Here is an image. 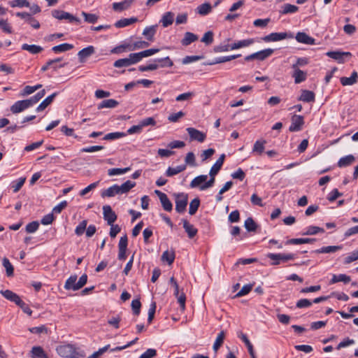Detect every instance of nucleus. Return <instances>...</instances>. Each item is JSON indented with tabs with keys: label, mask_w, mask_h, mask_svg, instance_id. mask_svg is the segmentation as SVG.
<instances>
[{
	"label": "nucleus",
	"mask_w": 358,
	"mask_h": 358,
	"mask_svg": "<svg viewBox=\"0 0 358 358\" xmlns=\"http://www.w3.org/2000/svg\"><path fill=\"white\" fill-rule=\"evenodd\" d=\"M287 38H293V35L292 34H287L286 32H273L263 37L262 40L265 42H274L282 41Z\"/></svg>",
	"instance_id": "nucleus-5"
},
{
	"label": "nucleus",
	"mask_w": 358,
	"mask_h": 358,
	"mask_svg": "<svg viewBox=\"0 0 358 358\" xmlns=\"http://www.w3.org/2000/svg\"><path fill=\"white\" fill-rule=\"evenodd\" d=\"M315 241V238H292L285 242V245H300L305 243H312Z\"/></svg>",
	"instance_id": "nucleus-37"
},
{
	"label": "nucleus",
	"mask_w": 358,
	"mask_h": 358,
	"mask_svg": "<svg viewBox=\"0 0 358 358\" xmlns=\"http://www.w3.org/2000/svg\"><path fill=\"white\" fill-rule=\"evenodd\" d=\"M24 182H25L24 178H20L18 180L13 181L12 182V188L13 189V192L15 193L17 192L21 189V187L24 185Z\"/></svg>",
	"instance_id": "nucleus-62"
},
{
	"label": "nucleus",
	"mask_w": 358,
	"mask_h": 358,
	"mask_svg": "<svg viewBox=\"0 0 358 358\" xmlns=\"http://www.w3.org/2000/svg\"><path fill=\"white\" fill-rule=\"evenodd\" d=\"M157 24L148 26L143 29L142 34L148 41L152 42L155 40V35L157 33Z\"/></svg>",
	"instance_id": "nucleus-11"
},
{
	"label": "nucleus",
	"mask_w": 358,
	"mask_h": 358,
	"mask_svg": "<svg viewBox=\"0 0 358 358\" xmlns=\"http://www.w3.org/2000/svg\"><path fill=\"white\" fill-rule=\"evenodd\" d=\"M57 95V92L52 94L51 95L46 97L36 108V112H41L44 110L54 100L55 96Z\"/></svg>",
	"instance_id": "nucleus-24"
},
{
	"label": "nucleus",
	"mask_w": 358,
	"mask_h": 358,
	"mask_svg": "<svg viewBox=\"0 0 358 358\" xmlns=\"http://www.w3.org/2000/svg\"><path fill=\"white\" fill-rule=\"evenodd\" d=\"M31 358H48L46 353L40 346H34L31 350Z\"/></svg>",
	"instance_id": "nucleus-32"
},
{
	"label": "nucleus",
	"mask_w": 358,
	"mask_h": 358,
	"mask_svg": "<svg viewBox=\"0 0 358 358\" xmlns=\"http://www.w3.org/2000/svg\"><path fill=\"white\" fill-rule=\"evenodd\" d=\"M304 124V118L302 115H294L291 118V124L289 130L291 132L299 131Z\"/></svg>",
	"instance_id": "nucleus-4"
},
{
	"label": "nucleus",
	"mask_w": 358,
	"mask_h": 358,
	"mask_svg": "<svg viewBox=\"0 0 358 358\" xmlns=\"http://www.w3.org/2000/svg\"><path fill=\"white\" fill-rule=\"evenodd\" d=\"M127 134L123 132H112L105 135L103 139L106 141H112L124 137Z\"/></svg>",
	"instance_id": "nucleus-55"
},
{
	"label": "nucleus",
	"mask_w": 358,
	"mask_h": 358,
	"mask_svg": "<svg viewBox=\"0 0 358 358\" xmlns=\"http://www.w3.org/2000/svg\"><path fill=\"white\" fill-rule=\"evenodd\" d=\"M343 248L342 245H329L324 246L320 249H317L313 251L314 253L321 254V253H333L336 252L338 250H341Z\"/></svg>",
	"instance_id": "nucleus-23"
},
{
	"label": "nucleus",
	"mask_w": 358,
	"mask_h": 358,
	"mask_svg": "<svg viewBox=\"0 0 358 358\" xmlns=\"http://www.w3.org/2000/svg\"><path fill=\"white\" fill-rule=\"evenodd\" d=\"M315 98V96L313 92L304 90L301 91V94L299 96V100L303 102L309 103L314 101Z\"/></svg>",
	"instance_id": "nucleus-28"
},
{
	"label": "nucleus",
	"mask_w": 358,
	"mask_h": 358,
	"mask_svg": "<svg viewBox=\"0 0 358 358\" xmlns=\"http://www.w3.org/2000/svg\"><path fill=\"white\" fill-rule=\"evenodd\" d=\"M162 261L167 262L169 265L172 264L175 259V252L173 251L166 250L162 255Z\"/></svg>",
	"instance_id": "nucleus-44"
},
{
	"label": "nucleus",
	"mask_w": 358,
	"mask_h": 358,
	"mask_svg": "<svg viewBox=\"0 0 358 358\" xmlns=\"http://www.w3.org/2000/svg\"><path fill=\"white\" fill-rule=\"evenodd\" d=\"M173 20L174 14L172 12H166L162 15L159 22L164 27H167L173 24Z\"/></svg>",
	"instance_id": "nucleus-27"
},
{
	"label": "nucleus",
	"mask_w": 358,
	"mask_h": 358,
	"mask_svg": "<svg viewBox=\"0 0 358 358\" xmlns=\"http://www.w3.org/2000/svg\"><path fill=\"white\" fill-rule=\"evenodd\" d=\"M129 57L130 58L132 65L140 62L143 58L141 52L131 53L129 55Z\"/></svg>",
	"instance_id": "nucleus-63"
},
{
	"label": "nucleus",
	"mask_w": 358,
	"mask_h": 358,
	"mask_svg": "<svg viewBox=\"0 0 358 358\" xmlns=\"http://www.w3.org/2000/svg\"><path fill=\"white\" fill-rule=\"evenodd\" d=\"M103 219L107 222L108 225H112L117 220V215L110 206L106 205L103 206Z\"/></svg>",
	"instance_id": "nucleus-7"
},
{
	"label": "nucleus",
	"mask_w": 358,
	"mask_h": 358,
	"mask_svg": "<svg viewBox=\"0 0 358 358\" xmlns=\"http://www.w3.org/2000/svg\"><path fill=\"white\" fill-rule=\"evenodd\" d=\"M240 56H241V55H233L216 57L211 62H208L207 64L208 65H214V64H217L229 62L231 60H233V59H235L239 57Z\"/></svg>",
	"instance_id": "nucleus-21"
},
{
	"label": "nucleus",
	"mask_w": 358,
	"mask_h": 358,
	"mask_svg": "<svg viewBox=\"0 0 358 358\" xmlns=\"http://www.w3.org/2000/svg\"><path fill=\"white\" fill-rule=\"evenodd\" d=\"M244 226L247 231L250 232L255 231L257 228V224L255 222L252 217H248L246 219L244 223Z\"/></svg>",
	"instance_id": "nucleus-56"
},
{
	"label": "nucleus",
	"mask_w": 358,
	"mask_h": 358,
	"mask_svg": "<svg viewBox=\"0 0 358 358\" xmlns=\"http://www.w3.org/2000/svg\"><path fill=\"white\" fill-rule=\"evenodd\" d=\"M224 159H225V155L224 154L221 155L220 157H219V159L216 161V162L211 167L209 173H211L213 175H217L223 165Z\"/></svg>",
	"instance_id": "nucleus-29"
},
{
	"label": "nucleus",
	"mask_w": 358,
	"mask_h": 358,
	"mask_svg": "<svg viewBox=\"0 0 358 358\" xmlns=\"http://www.w3.org/2000/svg\"><path fill=\"white\" fill-rule=\"evenodd\" d=\"M197 39L198 36L196 34L192 32H186L184 38L181 41V43L184 46H187L192 43L196 41Z\"/></svg>",
	"instance_id": "nucleus-34"
},
{
	"label": "nucleus",
	"mask_w": 358,
	"mask_h": 358,
	"mask_svg": "<svg viewBox=\"0 0 358 358\" xmlns=\"http://www.w3.org/2000/svg\"><path fill=\"white\" fill-rule=\"evenodd\" d=\"M73 349L74 346L73 345L68 344L59 346L57 348V353L63 357L71 358Z\"/></svg>",
	"instance_id": "nucleus-10"
},
{
	"label": "nucleus",
	"mask_w": 358,
	"mask_h": 358,
	"mask_svg": "<svg viewBox=\"0 0 358 358\" xmlns=\"http://www.w3.org/2000/svg\"><path fill=\"white\" fill-rule=\"evenodd\" d=\"M154 62L156 64L159 63V64H158L159 67H162V68L166 67V66L171 67L173 65V63L169 57H166L160 58V59H156L154 60Z\"/></svg>",
	"instance_id": "nucleus-48"
},
{
	"label": "nucleus",
	"mask_w": 358,
	"mask_h": 358,
	"mask_svg": "<svg viewBox=\"0 0 358 358\" xmlns=\"http://www.w3.org/2000/svg\"><path fill=\"white\" fill-rule=\"evenodd\" d=\"M131 170L130 167H126L124 169H120V168H114L108 169V174L110 176H116V175H121L127 173Z\"/></svg>",
	"instance_id": "nucleus-52"
},
{
	"label": "nucleus",
	"mask_w": 358,
	"mask_h": 358,
	"mask_svg": "<svg viewBox=\"0 0 358 358\" xmlns=\"http://www.w3.org/2000/svg\"><path fill=\"white\" fill-rule=\"evenodd\" d=\"M155 193L158 196L163 208L166 211H171L173 209V205L171 201L168 198L167 195L159 190H155Z\"/></svg>",
	"instance_id": "nucleus-8"
},
{
	"label": "nucleus",
	"mask_w": 358,
	"mask_h": 358,
	"mask_svg": "<svg viewBox=\"0 0 358 358\" xmlns=\"http://www.w3.org/2000/svg\"><path fill=\"white\" fill-rule=\"evenodd\" d=\"M119 103L115 99H106L102 101L98 105V109H102L104 108H114L118 106Z\"/></svg>",
	"instance_id": "nucleus-38"
},
{
	"label": "nucleus",
	"mask_w": 358,
	"mask_h": 358,
	"mask_svg": "<svg viewBox=\"0 0 358 358\" xmlns=\"http://www.w3.org/2000/svg\"><path fill=\"white\" fill-rule=\"evenodd\" d=\"M176 197V210L179 213L185 211L188 202V195L186 193H178L175 194Z\"/></svg>",
	"instance_id": "nucleus-2"
},
{
	"label": "nucleus",
	"mask_w": 358,
	"mask_h": 358,
	"mask_svg": "<svg viewBox=\"0 0 358 358\" xmlns=\"http://www.w3.org/2000/svg\"><path fill=\"white\" fill-rule=\"evenodd\" d=\"M200 206V200L199 198H195L191 201L189 207V213L191 215H194Z\"/></svg>",
	"instance_id": "nucleus-49"
},
{
	"label": "nucleus",
	"mask_w": 358,
	"mask_h": 358,
	"mask_svg": "<svg viewBox=\"0 0 358 358\" xmlns=\"http://www.w3.org/2000/svg\"><path fill=\"white\" fill-rule=\"evenodd\" d=\"M355 162V157L352 155H348L341 157L338 163L337 166L339 168H344L350 166Z\"/></svg>",
	"instance_id": "nucleus-18"
},
{
	"label": "nucleus",
	"mask_w": 358,
	"mask_h": 358,
	"mask_svg": "<svg viewBox=\"0 0 358 358\" xmlns=\"http://www.w3.org/2000/svg\"><path fill=\"white\" fill-rule=\"evenodd\" d=\"M197 13L201 15H206L212 10V6L209 3H203L196 8Z\"/></svg>",
	"instance_id": "nucleus-42"
},
{
	"label": "nucleus",
	"mask_w": 358,
	"mask_h": 358,
	"mask_svg": "<svg viewBox=\"0 0 358 358\" xmlns=\"http://www.w3.org/2000/svg\"><path fill=\"white\" fill-rule=\"evenodd\" d=\"M328 57L338 61L339 63L344 62V57L351 56V53L349 52H340V51H329L326 54Z\"/></svg>",
	"instance_id": "nucleus-12"
},
{
	"label": "nucleus",
	"mask_w": 358,
	"mask_h": 358,
	"mask_svg": "<svg viewBox=\"0 0 358 358\" xmlns=\"http://www.w3.org/2000/svg\"><path fill=\"white\" fill-rule=\"evenodd\" d=\"M183 228L185 229V231L187 232L188 237L189 238H194L198 230L196 229L193 224H190L187 220H182Z\"/></svg>",
	"instance_id": "nucleus-17"
},
{
	"label": "nucleus",
	"mask_w": 358,
	"mask_h": 358,
	"mask_svg": "<svg viewBox=\"0 0 358 358\" xmlns=\"http://www.w3.org/2000/svg\"><path fill=\"white\" fill-rule=\"evenodd\" d=\"M358 80V73L357 71H354L350 77H342L341 78V83L343 86L347 85H352L355 83H357Z\"/></svg>",
	"instance_id": "nucleus-19"
},
{
	"label": "nucleus",
	"mask_w": 358,
	"mask_h": 358,
	"mask_svg": "<svg viewBox=\"0 0 358 358\" xmlns=\"http://www.w3.org/2000/svg\"><path fill=\"white\" fill-rule=\"evenodd\" d=\"M274 52V50L271 48L264 49L255 52L257 59L263 61L270 57Z\"/></svg>",
	"instance_id": "nucleus-39"
},
{
	"label": "nucleus",
	"mask_w": 358,
	"mask_h": 358,
	"mask_svg": "<svg viewBox=\"0 0 358 358\" xmlns=\"http://www.w3.org/2000/svg\"><path fill=\"white\" fill-rule=\"evenodd\" d=\"M95 52V49L92 45H89L80 50L78 53V56L80 62H84L85 59L93 55Z\"/></svg>",
	"instance_id": "nucleus-14"
},
{
	"label": "nucleus",
	"mask_w": 358,
	"mask_h": 358,
	"mask_svg": "<svg viewBox=\"0 0 358 358\" xmlns=\"http://www.w3.org/2000/svg\"><path fill=\"white\" fill-rule=\"evenodd\" d=\"M127 51H133L132 44L124 42V43L113 48L110 52L113 54H120Z\"/></svg>",
	"instance_id": "nucleus-22"
},
{
	"label": "nucleus",
	"mask_w": 358,
	"mask_h": 358,
	"mask_svg": "<svg viewBox=\"0 0 358 358\" xmlns=\"http://www.w3.org/2000/svg\"><path fill=\"white\" fill-rule=\"evenodd\" d=\"M137 21H138V19H137V17H133L131 18H123V19H121V20L117 21L115 23V26L117 28H122V27L129 26L133 23H135Z\"/></svg>",
	"instance_id": "nucleus-31"
},
{
	"label": "nucleus",
	"mask_w": 358,
	"mask_h": 358,
	"mask_svg": "<svg viewBox=\"0 0 358 358\" xmlns=\"http://www.w3.org/2000/svg\"><path fill=\"white\" fill-rule=\"evenodd\" d=\"M76 280H77V275H71L65 282L64 285V289L67 290H73L76 291L78 290V289H76Z\"/></svg>",
	"instance_id": "nucleus-36"
},
{
	"label": "nucleus",
	"mask_w": 358,
	"mask_h": 358,
	"mask_svg": "<svg viewBox=\"0 0 358 358\" xmlns=\"http://www.w3.org/2000/svg\"><path fill=\"white\" fill-rule=\"evenodd\" d=\"M238 337L245 343L246 345L248 352L250 353V355L251 356V358H257L255 352L253 350V346L249 339L248 338V336L243 333H241V334L238 336Z\"/></svg>",
	"instance_id": "nucleus-41"
},
{
	"label": "nucleus",
	"mask_w": 358,
	"mask_h": 358,
	"mask_svg": "<svg viewBox=\"0 0 358 358\" xmlns=\"http://www.w3.org/2000/svg\"><path fill=\"white\" fill-rule=\"evenodd\" d=\"M131 65H132V64L129 57L126 58L119 59L116 60L113 64V66L115 68L128 67Z\"/></svg>",
	"instance_id": "nucleus-47"
},
{
	"label": "nucleus",
	"mask_w": 358,
	"mask_h": 358,
	"mask_svg": "<svg viewBox=\"0 0 358 358\" xmlns=\"http://www.w3.org/2000/svg\"><path fill=\"white\" fill-rule=\"evenodd\" d=\"M293 72L292 76L296 84H299L305 81L307 78V73L297 68L296 66H292Z\"/></svg>",
	"instance_id": "nucleus-9"
},
{
	"label": "nucleus",
	"mask_w": 358,
	"mask_h": 358,
	"mask_svg": "<svg viewBox=\"0 0 358 358\" xmlns=\"http://www.w3.org/2000/svg\"><path fill=\"white\" fill-rule=\"evenodd\" d=\"M210 179L206 180V182L200 187V190H206L213 186L215 180V176L213 175L211 173H209Z\"/></svg>",
	"instance_id": "nucleus-61"
},
{
	"label": "nucleus",
	"mask_w": 358,
	"mask_h": 358,
	"mask_svg": "<svg viewBox=\"0 0 358 358\" xmlns=\"http://www.w3.org/2000/svg\"><path fill=\"white\" fill-rule=\"evenodd\" d=\"M320 232H324L323 228L316 226H309L306 228V231L304 233H303V235H315Z\"/></svg>",
	"instance_id": "nucleus-51"
},
{
	"label": "nucleus",
	"mask_w": 358,
	"mask_h": 358,
	"mask_svg": "<svg viewBox=\"0 0 358 358\" xmlns=\"http://www.w3.org/2000/svg\"><path fill=\"white\" fill-rule=\"evenodd\" d=\"M266 143V141H257L254 144L252 152L258 155H262L264 150V145Z\"/></svg>",
	"instance_id": "nucleus-50"
},
{
	"label": "nucleus",
	"mask_w": 358,
	"mask_h": 358,
	"mask_svg": "<svg viewBox=\"0 0 358 358\" xmlns=\"http://www.w3.org/2000/svg\"><path fill=\"white\" fill-rule=\"evenodd\" d=\"M255 42L254 38H247L241 41H236L231 43V50H237L242 48L248 47Z\"/></svg>",
	"instance_id": "nucleus-20"
},
{
	"label": "nucleus",
	"mask_w": 358,
	"mask_h": 358,
	"mask_svg": "<svg viewBox=\"0 0 358 358\" xmlns=\"http://www.w3.org/2000/svg\"><path fill=\"white\" fill-rule=\"evenodd\" d=\"M299 7L294 5H292L289 3H285L282 6V10L280 11V13L283 15L288 14V13H294L298 11Z\"/></svg>",
	"instance_id": "nucleus-53"
},
{
	"label": "nucleus",
	"mask_w": 358,
	"mask_h": 358,
	"mask_svg": "<svg viewBox=\"0 0 358 358\" xmlns=\"http://www.w3.org/2000/svg\"><path fill=\"white\" fill-rule=\"evenodd\" d=\"M186 130L191 141H196L202 143L206 140V134L205 133L193 127H188Z\"/></svg>",
	"instance_id": "nucleus-6"
},
{
	"label": "nucleus",
	"mask_w": 358,
	"mask_h": 358,
	"mask_svg": "<svg viewBox=\"0 0 358 358\" xmlns=\"http://www.w3.org/2000/svg\"><path fill=\"white\" fill-rule=\"evenodd\" d=\"M266 257L271 260V266H278L282 262H287L296 258L294 253H268Z\"/></svg>",
	"instance_id": "nucleus-1"
},
{
	"label": "nucleus",
	"mask_w": 358,
	"mask_h": 358,
	"mask_svg": "<svg viewBox=\"0 0 358 358\" xmlns=\"http://www.w3.org/2000/svg\"><path fill=\"white\" fill-rule=\"evenodd\" d=\"M22 50H27L31 54L36 55L43 51V48L40 45L24 43L22 45Z\"/></svg>",
	"instance_id": "nucleus-35"
},
{
	"label": "nucleus",
	"mask_w": 358,
	"mask_h": 358,
	"mask_svg": "<svg viewBox=\"0 0 358 358\" xmlns=\"http://www.w3.org/2000/svg\"><path fill=\"white\" fill-rule=\"evenodd\" d=\"M51 14L53 17H55V19L59 20H67L70 22H76L77 23L80 22V20L78 17H76L74 15H73L72 14H71L68 12L64 11V10H53L51 12Z\"/></svg>",
	"instance_id": "nucleus-3"
},
{
	"label": "nucleus",
	"mask_w": 358,
	"mask_h": 358,
	"mask_svg": "<svg viewBox=\"0 0 358 358\" xmlns=\"http://www.w3.org/2000/svg\"><path fill=\"white\" fill-rule=\"evenodd\" d=\"M296 40L301 43L315 45V40L304 32H298L295 36Z\"/></svg>",
	"instance_id": "nucleus-13"
},
{
	"label": "nucleus",
	"mask_w": 358,
	"mask_h": 358,
	"mask_svg": "<svg viewBox=\"0 0 358 358\" xmlns=\"http://www.w3.org/2000/svg\"><path fill=\"white\" fill-rule=\"evenodd\" d=\"M81 15L84 17L85 22L91 24L96 22L99 19V16L96 14L87 13L85 11H83Z\"/></svg>",
	"instance_id": "nucleus-54"
},
{
	"label": "nucleus",
	"mask_w": 358,
	"mask_h": 358,
	"mask_svg": "<svg viewBox=\"0 0 358 358\" xmlns=\"http://www.w3.org/2000/svg\"><path fill=\"white\" fill-rule=\"evenodd\" d=\"M136 186V182L131 181V180H127L121 185H118V192L119 194H125L130 191L131 189L134 187Z\"/></svg>",
	"instance_id": "nucleus-33"
},
{
	"label": "nucleus",
	"mask_w": 358,
	"mask_h": 358,
	"mask_svg": "<svg viewBox=\"0 0 358 358\" xmlns=\"http://www.w3.org/2000/svg\"><path fill=\"white\" fill-rule=\"evenodd\" d=\"M2 264L3 267L6 268V275L8 277H12L14 273L13 266L10 262L9 259L6 257H4L2 260Z\"/></svg>",
	"instance_id": "nucleus-45"
},
{
	"label": "nucleus",
	"mask_w": 358,
	"mask_h": 358,
	"mask_svg": "<svg viewBox=\"0 0 358 358\" xmlns=\"http://www.w3.org/2000/svg\"><path fill=\"white\" fill-rule=\"evenodd\" d=\"M358 259V250L353 251L344 259L345 264H350L351 262Z\"/></svg>",
	"instance_id": "nucleus-64"
},
{
	"label": "nucleus",
	"mask_w": 358,
	"mask_h": 358,
	"mask_svg": "<svg viewBox=\"0 0 358 358\" xmlns=\"http://www.w3.org/2000/svg\"><path fill=\"white\" fill-rule=\"evenodd\" d=\"M207 179V175H200L196 176L191 181L189 187L191 188L199 187L200 189V187L206 182Z\"/></svg>",
	"instance_id": "nucleus-25"
},
{
	"label": "nucleus",
	"mask_w": 358,
	"mask_h": 358,
	"mask_svg": "<svg viewBox=\"0 0 358 358\" xmlns=\"http://www.w3.org/2000/svg\"><path fill=\"white\" fill-rule=\"evenodd\" d=\"M41 87H42V85H41V84H38L35 86L27 85L24 87L23 90L20 92V96H26L27 95L31 94L35 91H36L37 90H38Z\"/></svg>",
	"instance_id": "nucleus-43"
},
{
	"label": "nucleus",
	"mask_w": 358,
	"mask_h": 358,
	"mask_svg": "<svg viewBox=\"0 0 358 358\" xmlns=\"http://www.w3.org/2000/svg\"><path fill=\"white\" fill-rule=\"evenodd\" d=\"M224 338V332L222 331L220 332L216 338V340L213 344V350L217 352V350L220 348L222 344L223 343Z\"/></svg>",
	"instance_id": "nucleus-57"
},
{
	"label": "nucleus",
	"mask_w": 358,
	"mask_h": 358,
	"mask_svg": "<svg viewBox=\"0 0 358 358\" xmlns=\"http://www.w3.org/2000/svg\"><path fill=\"white\" fill-rule=\"evenodd\" d=\"M29 108L25 100H20L15 102L11 106H10V111L13 114L19 113L24 110Z\"/></svg>",
	"instance_id": "nucleus-16"
},
{
	"label": "nucleus",
	"mask_w": 358,
	"mask_h": 358,
	"mask_svg": "<svg viewBox=\"0 0 358 358\" xmlns=\"http://www.w3.org/2000/svg\"><path fill=\"white\" fill-rule=\"evenodd\" d=\"M73 45L69 43H62L52 47V50L55 52H63L71 50Z\"/></svg>",
	"instance_id": "nucleus-46"
},
{
	"label": "nucleus",
	"mask_w": 358,
	"mask_h": 358,
	"mask_svg": "<svg viewBox=\"0 0 358 358\" xmlns=\"http://www.w3.org/2000/svg\"><path fill=\"white\" fill-rule=\"evenodd\" d=\"M135 0H124L120 2L113 3V9L115 11L121 12L128 9L132 5Z\"/></svg>",
	"instance_id": "nucleus-15"
},
{
	"label": "nucleus",
	"mask_w": 358,
	"mask_h": 358,
	"mask_svg": "<svg viewBox=\"0 0 358 358\" xmlns=\"http://www.w3.org/2000/svg\"><path fill=\"white\" fill-rule=\"evenodd\" d=\"M11 7H29L30 3L27 0H13L10 2Z\"/></svg>",
	"instance_id": "nucleus-60"
},
{
	"label": "nucleus",
	"mask_w": 358,
	"mask_h": 358,
	"mask_svg": "<svg viewBox=\"0 0 358 358\" xmlns=\"http://www.w3.org/2000/svg\"><path fill=\"white\" fill-rule=\"evenodd\" d=\"M87 225V220H84L79 223V224L76 227L75 234L77 236H81L84 234L86 230V227Z\"/></svg>",
	"instance_id": "nucleus-59"
},
{
	"label": "nucleus",
	"mask_w": 358,
	"mask_h": 358,
	"mask_svg": "<svg viewBox=\"0 0 358 358\" xmlns=\"http://www.w3.org/2000/svg\"><path fill=\"white\" fill-rule=\"evenodd\" d=\"M116 194H119L118 192V185H113V186L108 187L106 189L101 191V196L104 197H112Z\"/></svg>",
	"instance_id": "nucleus-30"
},
{
	"label": "nucleus",
	"mask_w": 358,
	"mask_h": 358,
	"mask_svg": "<svg viewBox=\"0 0 358 358\" xmlns=\"http://www.w3.org/2000/svg\"><path fill=\"white\" fill-rule=\"evenodd\" d=\"M139 124L143 129V127H148V126H155L156 125V121L154 117H149L144 118L141 120L139 122Z\"/></svg>",
	"instance_id": "nucleus-58"
},
{
	"label": "nucleus",
	"mask_w": 358,
	"mask_h": 358,
	"mask_svg": "<svg viewBox=\"0 0 358 358\" xmlns=\"http://www.w3.org/2000/svg\"><path fill=\"white\" fill-rule=\"evenodd\" d=\"M186 169V165L182 164L180 166H177L176 167H169L166 171V175L168 177L173 176L179 173L182 172Z\"/></svg>",
	"instance_id": "nucleus-40"
},
{
	"label": "nucleus",
	"mask_w": 358,
	"mask_h": 358,
	"mask_svg": "<svg viewBox=\"0 0 358 358\" xmlns=\"http://www.w3.org/2000/svg\"><path fill=\"white\" fill-rule=\"evenodd\" d=\"M351 278L346 274H334L329 282L331 285L337 283L338 282H343L345 284H348L350 282Z\"/></svg>",
	"instance_id": "nucleus-26"
}]
</instances>
